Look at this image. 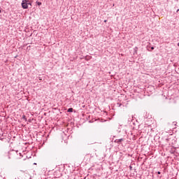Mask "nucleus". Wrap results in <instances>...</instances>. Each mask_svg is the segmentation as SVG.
Here are the masks:
<instances>
[{"instance_id": "nucleus-13", "label": "nucleus", "mask_w": 179, "mask_h": 179, "mask_svg": "<svg viewBox=\"0 0 179 179\" xmlns=\"http://www.w3.org/2000/svg\"><path fill=\"white\" fill-rule=\"evenodd\" d=\"M29 122H31V120H29Z\"/></svg>"}, {"instance_id": "nucleus-2", "label": "nucleus", "mask_w": 179, "mask_h": 179, "mask_svg": "<svg viewBox=\"0 0 179 179\" xmlns=\"http://www.w3.org/2000/svg\"><path fill=\"white\" fill-rule=\"evenodd\" d=\"M148 51H153V50H155V47H151L150 45H148Z\"/></svg>"}, {"instance_id": "nucleus-1", "label": "nucleus", "mask_w": 179, "mask_h": 179, "mask_svg": "<svg viewBox=\"0 0 179 179\" xmlns=\"http://www.w3.org/2000/svg\"><path fill=\"white\" fill-rule=\"evenodd\" d=\"M21 5H22V8L23 9H28L29 8V4L27 2L24 1L23 0L22 1Z\"/></svg>"}, {"instance_id": "nucleus-10", "label": "nucleus", "mask_w": 179, "mask_h": 179, "mask_svg": "<svg viewBox=\"0 0 179 179\" xmlns=\"http://www.w3.org/2000/svg\"><path fill=\"white\" fill-rule=\"evenodd\" d=\"M104 22H105V23L107 22V20H104Z\"/></svg>"}, {"instance_id": "nucleus-5", "label": "nucleus", "mask_w": 179, "mask_h": 179, "mask_svg": "<svg viewBox=\"0 0 179 179\" xmlns=\"http://www.w3.org/2000/svg\"><path fill=\"white\" fill-rule=\"evenodd\" d=\"M117 143H120L121 142H122V141H124V138H120L116 140Z\"/></svg>"}, {"instance_id": "nucleus-14", "label": "nucleus", "mask_w": 179, "mask_h": 179, "mask_svg": "<svg viewBox=\"0 0 179 179\" xmlns=\"http://www.w3.org/2000/svg\"><path fill=\"white\" fill-rule=\"evenodd\" d=\"M178 10H179L178 9V10H177V12H178Z\"/></svg>"}, {"instance_id": "nucleus-12", "label": "nucleus", "mask_w": 179, "mask_h": 179, "mask_svg": "<svg viewBox=\"0 0 179 179\" xmlns=\"http://www.w3.org/2000/svg\"><path fill=\"white\" fill-rule=\"evenodd\" d=\"M178 47H179V43H178Z\"/></svg>"}, {"instance_id": "nucleus-7", "label": "nucleus", "mask_w": 179, "mask_h": 179, "mask_svg": "<svg viewBox=\"0 0 179 179\" xmlns=\"http://www.w3.org/2000/svg\"><path fill=\"white\" fill-rule=\"evenodd\" d=\"M117 105L118 106V107H121L122 106V103H117Z\"/></svg>"}, {"instance_id": "nucleus-4", "label": "nucleus", "mask_w": 179, "mask_h": 179, "mask_svg": "<svg viewBox=\"0 0 179 179\" xmlns=\"http://www.w3.org/2000/svg\"><path fill=\"white\" fill-rule=\"evenodd\" d=\"M67 113H73V108H70L67 110Z\"/></svg>"}, {"instance_id": "nucleus-8", "label": "nucleus", "mask_w": 179, "mask_h": 179, "mask_svg": "<svg viewBox=\"0 0 179 179\" xmlns=\"http://www.w3.org/2000/svg\"><path fill=\"white\" fill-rule=\"evenodd\" d=\"M37 5H38V6H41V2H38V3H37Z\"/></svg>"}, {"instance_id": "nucleus-3", "label": "nucleus", "mask_w": 179, "mask_h": 179, "mask_svg": "<svg viewBox=\"0 0 179 179\" xmlns=\"http://www.w3.org/2000/svg\"><path fill=\"white\" fill-rule=\"evenodd\" d=\"M22 1L31 6V0H22Z\"/></svg>"}, {"instance_id": "nucleus-6", "label": "nucleus", "mask_w": 179, "mask_h": 179, "mask_svg": "<svg viewBox=\"0 0 179 179\" xmlns=\"http://www.w3.org/2000/svg\"><path fill=\"white\" fill-rule=\"evenodd\" d=\"M22 120H24V121H27V118H26V115H22Z\"/></svg>"}, {"instance_id": "nucleus-9", "label": "nucleus", "mask_w": 179, "mask_h": 179, "mask_svg": "<svg viewBox=\"0 0 179 179\" xmlns=\"http://www.w3.org/2000/svg\"><path fill=\"white\" fill-rule=\"evenodd\" d=\"M157 174H162V173L160 171H158Z\"/></svg>"}, {"instance_id": "nucleus-11", "label": "nucleus", "mask_w": 179, "mask_h": 179, "mask_svg": "<svg viewBox=\"0 0 179 179\" xmlns=\"http://www.w3.org/2000/svg\"><path fill=\"white\" fill-rule=\"evenodd\" d=\"M2 13V10H0V13Z\"/></svg>"}]
</instances>
